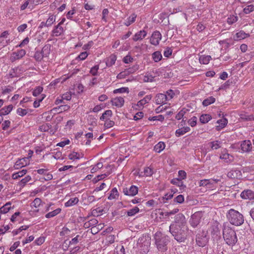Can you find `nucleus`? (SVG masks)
Wrapping results in <instances>:
<instances>
[{
	"mask_svg": "<svg viewBox=\"0 0 254 254\" xmlns=\"http://www.w3.org/2000/svg\"><path fill=\"white\" fill-rule=\"evenodd\" d=\"M155 245L157 250L165 252L168 250V245L170 242V237L161 231H157L153 235Z\"/></svg>",
	"mask_w": 254,
	"mask_h": 254,
	"instance_id": "obj_1",
	"label": "nucleus"
},
{
	"mask_svg": "<svg viewBox=\"0 0 254 254\" xmlns=\"http://www.w3.org/2000/svg\"><path fill=\"white\" fill-rule=\"evenodd\" d=\"M223 236L226 243L229 246H234L237 242L238 239L234 230L229 227H224Z\"/></svg>",
	"mask_w": 254,
	"mask_h": 254,
	"instance_id": "obj_2",
	"label": "nucleus"
},
{
	"mask_svg": "<svg viewBox=\"0 0 254 254\" xmlns=\"http://www.w3.org/2000/svg\"><path fill=\"white\" fill-rule=\"evenodd\" d=\"M227 217L231 224L237 226L241 225L244 221L243 215L233 209L229 210Z\"/></svg>",
	"mask_w": 254,
	"mask_h": 254,
	"instance_id": "obj_3",
	"label": "nucleus"
},
{
	"mask_svg": "<svg viewBox=\"0 0 254 254\" xmlns=\"http://www.w3.org/2000/svg\"><path fill=\"white\" fill-rule=\"evenodd\" d=\"M188 229L179 228L176 227H169V232L174 237V239L178 242H183L187 238Z\"/></svg>",
	"mask_w": 254,
	"mask_h": 254,
	"instance_id": "obj_4",
	"label": "nucleus"
},
{
	"mask_svg": "<svg viewBox=\"0 0 254 254\" xmlns=\"http://www.w3.org/2000/svg\"><path fill=\"white\" fill-rule=\"evenodd\" d=\"M170 227H176V228H182L188 229L187 221L185 216L182 213H179L175 217L174 221L170 225Z\"/></svg>",
	"mask_w": 254,
	"mask_h": 254,
	"instance_id": "obj_5",
	"label": "nucleus"
},
{
	"mask_svg": "<svg viewBox=\"0 0 254 254\" xmlns=\"http://www.w3.org/2000/svg\"><path fill=\"white\" fill-rule=\"evenodd\" d=\"M150 240V237L148 236H143L138 239L137 244L140 248H142V250H143L144 254H146L149 251Z\"/></svg>",
	"mask_w": 254,
	"mask_h": 254,
	"instance_id": "obj_6",
	"label": "nucleus"
},
{
	"mask_svg": "<svg viewBox=\"0 0 254 254\" xmlns=\"http://www.w3.org/2000/svg\"><path fill=\"white\" fill-rule=\"evenodd\" d=\"M201 218V213L196 212L192 214L190 220V223L193 227H196L200 223Z\"/></svg>",
	"mask_w": 254,
	"mask_h": 254,
	"instance_id": "obj_7",
	"label": "nucleus"
},
{
	"mask_svg": "<svg viewBox=\"0 0 254 254\" xmlns=\"http://www.w3.org/2000/svg\"><path fill=\"white\" fill-rule=\"evenodd\" d=\"M162 35L159 31H155L152 33L150 39V43L154 46L159 44V41L161 40Z\"/></svg>",
	"mask_w": 254,
	"mask_h": 254,
	"instance_id": "obj_8",
	"label": "nucleus"
},
{
	"mask_svg": "<svg viewBox=\"0 0 254 254\" xmlns=\"http://www.w3.org/2000/svg\"><path fill=\"white\" fill-rule=\"evenodd\" d=\"M196 242L199 247H203L208 242V238L206 235L198 234L196 236Z\"/></svg>",
	"mask_w": 254,
	"mask_h": 254,
	"instance_id": "obj_9",
	"label": "nucleus"
},
{
	"mask_svg": "<svg viewBox=\"0 0 254 254\" xmlns=\"http://www.w3.org/2000/svg\"><path fill=\"white\" fill-rule=\"evenodd\" d=\"M138 188L135 186H131L129 189L127 188L123 189V192L126 195L134 196L138 193Z\"/></svg>",
	"mask_w": 254,
	"mask_h": 254,
	"instance_id": "obj_10",
	"label": "nucleus"
},
{
	"mask_svg": "<svg viewBox=\"0 0 254 254\" xmlns=\"http://www.w3.org/2000/svg\"><path fill=\"white\" fill-rule=\"evenodd\" d=\"M28 164V157H24L18 159L15 163L14 168L15 169H19Z\"/></svg>",
	"mask_w": 254,
	"mask_h": 254,
	"instance_id": "obj_11",
	"label": "nucleus"
},
{
	"mask_svg": "<svg viewBox=\"0 0 254 254\" xmlns=\"http://www.w3.org/2000/svg\"><path fill=\"white\" fill-rule=\"evenodd\" d=\"M241 149L244 152H250L252 149V145L250 140H246L242 142Z\"/></svg>",
	"mask_w": 254,
	"mask_h": 254,
	"instance_id": "obj_12",
	"label": "nucleus"
},
{
	"mask_svg": "<svg viewBox=\"0 0 254 254\" xmlns=\"http://www.w3.org/2000/svg\"><path fill=\"white\" fill-rule=\"evenodd\" d=\"M241 197L244 199H254V191L251 190H247L243 191L241 193Z\"/></svg>",
	"mask_w": 254,
	"mask_h": 254,
	"instance_id": "obj_13",
	"label": "nucleus"
},
{
	"mask_svg": "<svg viewBox=\"0 0 254 254\" xmlns=\"http://www.w3.org/2000/svg\"><path fill=\"white\" fill-rule=\"evenodd\" d=\"M155 100L157 104H163L168 100V97L166 94L160 93L156 96Z\"/></svg>",
	"mask_w": 254,
	"mask_h": 254,
	"instance_id": "obj_14",
	"label": "nucleus"
},
{
	"mask_svg": "<svg viewBox=\"0 0 254 254\" xmlns=\"http://www.w3.org/2000/svg\"><path fill=\"white\" fill-rule=\"evenodd\" d=\"M147 35V32L144 30H142L136 33L133 36L132 39L134 41L142 40Z\"/></svg>",
	"mask_w": 254,
	"mask_h": 254,
	"instance_id": "obj_15",
	"label": "nucleus"
},
{
	"mask_svg": "<svg viewBox=\"0 0 254 254\" xmlns=\"http://www.w3.org/2000/svg\"><path fill=\"white\" fill-rule=\"evenodd\" d=\"M64 32V28L61 26V25L58 24L52 30V35L53 36L58 37L62 35Z\"/></svg>",
	"mask_w": 254,
	"mask_h": 254,
	"instance_id": "obj_16",
	"label": "nucleus"
},
{
	"mask_svg": "<svg viewBox=\"0 0 254 254\" xmlns=\"http://www.w3.org/2000/svg\"><path fill=\"white\" fill-rule=\"evenodd\" d=\"M111 102L113 105L118 107H122L124 104L125 100L123 97H119L113 99Z\"/></svg>",
	"mask_w": 254,
	"mask_h": 254,
	"instance_id": "obj_17",
	"label": "nucleus"
},
{
	"mask_svg": "<svg viewBox=\"0 0 254 254\" xmlns=\"http://www.w3.org/2000/svg\"><path fill=\"white\" fill-rule=\"evenodd\" d=\"M217 123L219 125L216 126V129L219 131L227 125L228 121L226 118H223L218 120Z\"/></svg>",
	"mask_w": 254,
	"mask_h": 254,
	"instance_id": "obj_18",
	"label": "nucleus"
},
{
	"mask_svg": "<svg viewBox=\"0 0 254 254\" xmlns=\"http://www.w3.org/2000/svg\"><path fill=\"white\" fill-rule=\"evenodd\" d=\"M250 36V35L249 33H246L244 31L241 30L235 34V37L234 38L235 40H239L249 37Z\"/></svg>",
	"mask_w": 254,
	"mask_h": 254,
	"instance_id": "obj_19",
	"label": "nucleus"
},
{
	"mask_svg": "<svg viewBox=\"0 0 254 254\" xmlns=\"http://www.w3.org/2000/svg\"><path fill=\"white\" fill-rule=\"evenodd\" d=\"M151 95H146L143 99L140 100L137 102V105L138 107H142L145 104L148 103L151 100Z\"/></svg>",
	"mask_w": 254,
	"mask_h": 254,
	"instance_id": "obj_20",
	"label": "nucleus"
},
{
	"mask_svg": "<svg viewBox=\"0 0 254 254\" xmlns=\"http://www.w3.org/2000/svg\"><path fill=\"white\" fill-rule=\"evenodd\" d=\"M13 107L12 105H9L7 106L4 107L0 110V114L2 116L8 115L12 111Z\"/></svg>",
	"mask_w": 254,
	"mask_h": 254,
	"instance_id": "obj_21",
	"label": "nucleus"
},
{
	"mask_svg": "<svg viewBox=\"0 0 254 254\" xmlns=\"http://www.w3.org/2000/svg\"><path fill=\"white\" fill-rule=\"evenodd\" d=\"M220 159L224 160L227 163L232 162L234 160V157L228 153H224L220 155Z\"/></svg>",
	"mask_w": 254,
	"mask_h": 254,
	"instance_id": "obj_22",
	"label": "nucleus"
},
{
	"mask_svg": "<svg viewBox=\"0 0 254 254\" xmlns=\"http://www.w3.org/2000/svg\"><path fill=\"white\" fill-rule=\"evenodd\" d=\"M190 130V128L189 127H183L179 128L176 131V135L179 137L181 135H184L185 133L188 132Z\"/></svg>",
	"mask_w": 254,
	"mask_h": 254,
	"instance_id": "obj_23",
	"label": "nucleus"
},
{
	"mask_svg": "<svg viewBox=\"0 0 254 254\" xmlns=\"http://www.w3.org/2000/svg\"><path fill=\"white\" fill-rule=\"evenodd\" d=\"M119 194L116 188H113L110 191V194L108 197L109 200L113 199H117L119 197Z\"/></svg>",
	"mask_w": 254,
	"mask_h": 254,
	"instance_id": "obj_24",
	"label": "nucleus"
},
{
	"mask_svg": "<svg viewBox=\"0 0 254 254\" xmlns=\"http://www.w3.org/2000/svg\"><path fill=\"white\" fill-rule=\"evenodd\" d=\"M133 72V69L131 68H128L126 69L125 71L120 72L118 74L117 77L118 79L124 78L126 76L129 74L130 73Z\"/></svg>",
	"mask_w": 254,
	"mask_h": 254,
	"instance_id": "obj_25",
	"label": "nucleus"
},
{
	"mask_svg": "<svg viewBox=\"0 0 254 254\" xmlns=\"http://www.w3.org/2000/svg\"><path fill=\"white\" fill-rule=\"evenodd\" d=\"M117 60L116 56L115 55H111L106 61V65L107 66H111L115 64Z\"/></svg>",
	"mask_w": 254,
	"mask_h": 254,
	"instance_id": "obj_26",
	"label": "nucleus"
},
{
	"mask_svg": "<svg viewBox=\"0 0 254 254\" xmlns=\"http://www.w3.org/2000/svg\"><path fill=\"white\" fill-rule=\"evenodd\" d=\"M27 172V170L23 169L21 171H20L17 173H14L12 175V178L13 180L17 179L20 177H23L24 175L26 174Z\"/></svg>",
	"mask_w": 254,
	"mask_h": 254,
	"instance_id": "obj_27",
	"label": "nucleus"
},
{
	"mask_svg": "<svg viewBox=\"0 0 254 254\" xmlns=\"http://www.w3.org/2000/svg\"><path fill=\"white\" fill-rule=\"evenodd\" d=\"M165 147V144L163 142H159L157 144H156L154 147V150L157 152L160 153L164 149Z\"/></svg>",
	"mask_w": 254,
	"mask_h": 254,
	"instance_id": "obj_28",
	"label": "nucleus"
},
{
	"mask_svg": "<svg viewBox=\"0 0 254 254\" xmlns=\"http://www.w3.org/2000/svg\"><path fill=\"white\" fill-rule=\"evenodd\" d=\"M211 59L210 56H201L199 57V62L202 64H208Z\"/></svg>",
	"mask_w": 254,
	"mask_h": 254,
	"instance_id": "obj_29",
	"label": "nucleus"
},
{
	"mask_svg": "<svg viewBox=\"0 0 254 254\" xmlns=\"http://www.w3.org/2000/svg\"><path fill=\"white\" fill-rule=\"evenodd\" d=\"M240 119L243 121H252L254 120V117L253 115H248L247 114H241L240 115Z\"/></svg>",
	"mask_w": 254,
	"mask_h": 254,
	"instance_id": "obj_30",
	"label": "nucleus"
},
{
	"mask_svg": "<svg viewBox=\"0 0 254 254\" xmlns=\"http://www.w3.org/2000/svg\"><path fill=\"white\" fill-rule=\"evenodd\" d=\"M26 54V52L24 50H20L17 52H13V55H14V57L15 60H18L21 58H22Z\"/></svg>",
	"mask_w": 254,
	"mask_h": 254,
	"instance_id": "obj_31",
	"label": "nucleus"
},
{
	"mask_svg": "<svg viewBox=\"0 0 254 254\" xmlns=\"http://www.w3.org/2000/svg\"><path fill=\"white\" fill-rule=\"evenodd\" d=\"M10 202H8L6 203L3 206H2L0 208V213L5 214L8 212L10 209Z\"/></svg>",
	"mask_w": 254,
	"mask_h": 254,
	"instance_id": "obj_32",
	"label": "nucleus"
},
{
	"mask_svg": "<svg viewBox=\"0 0 254 254\" xmlns=\"http://www.w3.org/2000/svg\"><path fill=\"white\" fill-rule=\"evenodd\" d=\"M79 199L77 197L71 198L66 202L65 203L66 207H69L74 205L78 203Z\"/></svg>",
	"mask_w": 254,
	"mask_h": 254,
	"instance_id": "obj_33",
	"label": "nucleus"
},
{
	"mask_svg": "<svg viewBox=\"0 0 254 254\" xmlns=\"http://www.w3.org/2000/svg\"><path fill=\"white\" fill-rule=\"evenodd\" d=\"M211 119V116L208 114L202 115L200 118V122L202 124H206Z\"/></svg>",
	"mask_w": 254,
	"mask_h": 254,
	"instance_id": "obj_34",
	"label": "nucleus"
},
{
	"mask_svg": "<svg viewBox=\"0 0 254 254\" xmlns=\"http://www.w3.org/2000/svg\"><path fill=\"white\" fill-rule=\"evenodd\" d=\"M136 17V15H135L134 13L132 14L125 22V25L127 26H129L131 23L135 21Z\"/></svg>",
	"mask_w": 254,
	"mask_h": 254,
	"instance_id": "obj_35",
	"label": "nucleus"
},
{
	"mask_svg": "<svg viewBox=\"0 0 254 254\" xmlns=\"http://www.w3.org/2000/svg\"><path fill=\"white\" fill-rule=\"evenodd\" d=\"M152 58L155 62L160 61L162 58L161 52L159 51H156L154 52L152 54Z\"/></svg>",
	"mask_w": 254,
	"mask_h": 254,
	"instance_id": "obj_36",
	"label": "nucleus"
},
{
	"mask_svg": "<svg viewBox=\"0 0 254 254\" xmlns=\"http://www.w3.org/2000/svg\"><path fill=\"white\" fill-rule=\"evenodd\" d=\"M61 209L57 208V209L54 210V211H53L52 212H49L48 213H47L45 215V217L47 218H50L54 217L55 216H56L57 214H58L61 212Z\"/></svg>",
	"mask_w": 254,
	"mask_h": 254,
	"instance_id": "obj_37",
	"label": "nucleus"
},
{
	"mask_svg": "<svg viewBox=\"0 0 254 254\" xmlns=\"http://www.w3.org/2000/svg\"><path fill=\"white\" fill-rule=\"evenodd\" d=\"M56 21L55 16L51 15L45 22L47 27L51 26Z\"/></svg>",
	"mask_w": 254,
	"mask_h": 254,
	"instance_id": "obj_38",
	"label": "nucleus"
},
{
	"mask_svg": "<svg viewBox=\"0 0 254 254\" xmlns=\"http://www.w3.org/2000/svg\"><path fill=\"white\" fill-rule=\"evenodd\" d=\"M215 101V99L213 97H209V98L205 99L202 102V105L204 106H207L213 103Z\"/></svg>",
	"mask_w": 254,
	"mask_h": 254,
	"instance_id": "obj_39",
	"label": "nucleus"
},
{
	"mask_svg": "<svg viewBox=\"0 0 254 254\" xmlns=\"http://www.w3.org/2000/svg\"><path fill=\"white\" fill-rule=\"evenodd\" d=\"M112 115V112L110 110L106 111L100 117L101 120H107L109 117Z\"/></svg>",
	"mask_w": 254,
	"mask_h": 254,
	"instance_id": "obj_40",
	"label": "nucleus"
},
{
	"mask_svg": "<svg viewBox=\"0 0 254 254\" xmlns=\"http://www.w3.org/2000/svg\"><path fill=\"white\" fill-rule=\"evenodd\" d=\"M209 144L212 150L217 149L221 147L220 142L218 140L212 141L210 142Z\"/></svg>",
	"mask_w": 254,
	"mask_h": 254,
	"instance_id": "obj_41",
	"label": "nucleus"
},
{
	"mask_svg": "<svg viewBox=\"0 0 254 254\" xmlns=\"http://www.w3.org/2000/svg\"><path fill=\"white\" fill-rule=\"evenodd\" d=\"M139 211V209L135 206L132 209H130L127 212V215L128 216H132L137 213Z\"/></svg>",
	"mask_w": 254,
	"mask_h": 254,
	"instance_id": "obj_42",
	"label": "nucleus"
},
{
	"mask_svg": "<svg viewBox=\"0 0 254 254\" xmlns=\"http://www.w3.org/2000/svg\"><path fill=\"white\" fill-rule=\"evenodd\" d=\"M141 174L143 173V176H146V177H149L151 176L153 173V170L152 169H151L149 167H145L144 169V171L143 172L141 173Z\"/></svg>",
	"mask_w": 254,
	"mask_h": 254,
	"instance_id": "obj_43",
	"label": "nucleus"
},
{
	"mask_svg": "<svg viewBox=\"0 0 254 254\" xmlns=\"http://www.w3.org/2000/svg\"><path fill=\"white\" fill-rule=\"evenodd\" d=\"M171 183L173 185H176L180 187H185L183 183L181 181L180 179H173L171 180Z\"/></svg>",
	"mask_w": 254,
	"mask_h": 254,
	"instance_id": "obj_44",
	"label": "nucleus"
},
{
	"mask_svg": "<svg viewBox=\"0 0 254 254\" xmlns=\"http://www.w3.org/2000/svg\"><path fill=\"white\" fill-rule=\"evenodd\" d=\"M213 181L211 180L210 179H204L202 180H200L199 182V186H203L205 187L206 186L208 185H212L213 184Z\"/></svg>",
	"mask_w": 254,
	"mask_h": 254,
	"instance_id": "obj_45",
	"label": "nucleus"
},
{
	"mask_svg": "<svg viewBox=\"0 0 254 254\" xmlns=\"http://www.w3.org/2000/svg\"><path fill=\"white\" fill-rule=\"evenodd\" d=\"M114 254H125V249L123 246H118L115 248Z\"/></svg>",
	"mask_w": 254,
	"mask_h": 254,
	"instance_id": "obj_46",
	"label": "nucleus"
},
{
	"mask_svg": "<svg viewBox=\"0 0 254 254\" xmlns=\"http://www.w3.org/2000/svg\"><path fill=\"white\" fill-rule=\"evenodd\" d=\"M82 157V156H81L79 153L76 152H73L68 155V158L70 160L79 159Z\"/></svg>",
	"mask_w": 254,
	"mask_h": 254,
	"instance_id": "obj_47",
	"label": "nucleus"
},
{
	"mask_svg": "<svg viewBox=\"0 0 254 254\" xmlns=\"http://www.w3.org/2000/svg\"><path fill=\"white\" fill-rule=\"evenodd\" d=\"M254 11V5L253 4H250V5H247L243 9V11L245 14H249Z\"/></svg>",
	"mask_w": 254,
	"mask_h": 254,
	"instance_id": "obj_48",
	"label": "nucleus"
},
{
	"mask_svg": "<svg viewBox=\"0 0 254 254\" xmlns=\"http://www.w3.org/2000/svg\"><path fill=\"white\" fill-rule=\"evenodd\" d=\"M50 45H45L42 48L41 51L42 53L43 54L44 57H47L50 54Z\"/></svg>",
	"mask_w": 254,
	"mask_h": 254,
	"instance_id": "obj_49",
	"label": "nucleus"
},
{
	"mask_svg": "<svg viewBox=\"0 0 254 254\" xmlns=\"http://www.w3.org/2000/svg\"><path fill=\"white\" fill-rule=\"evenodd\" d=\"M43 54L41 52L36 51L34 54V58L37 61H41L44 57Z\"/></svg>",
	"mask_w": 254,
	"mask_h": 254,
	"instance_id": "obj_50",
	"label": "nucleus"
},
{
	"mask_svg": "<svg viewBox=\"0 0 254 254\" xmlns=\"http://www.w3.org/2000/svg\"><path fill=\"white\" fill-rule=\"evenodd\" d=\"M113 92H114V93H125V92L128 93L129 89H128V87H122V88L114 90Z\"/></svg>",
	"mask_w": 254,
	"mask_h": 254,
	"instance_id": "obj_51",
	"label": "nucleus"
},
{
	"mask_svg": "<svg viewBox=\"0 0 254 254\" xmlns=\"http://www.w3.org/2000/svg\"><path fill=\"white\" fill-rule=\"evenodd\" d=\"M28 228L29 226H22L19 229L15 230H13L12 233L13 236H15L17 235L19 233L21 232L22 230H25L27 229Z\"/></svg>",
	"mask_w": 254,
	"mask_h": 254,
	"instance_id": "obj_52",
	"label": "nucleus"
},
{
	"mask_svg": "<svg viewBox=\"0 0 254 254\" xmlns=\"http://www.w3.org/2000/svg\"><path fill=\"white\" fill-rule=\"evenodd\" d=\"M43 88L41 86L37 87L33 91V95L34 96H37L43 91Z\"/></svg>",
	"mask_w": 254,
	"mask_h": 254,
	"instance_id": "obj_53",
	"label": "nucleus"
},
{
	"mask_svg": "<svg viewBox=\"0 0 254 254\" xmlns=\"http://www.w3.org/2000/svg\"><path fill=\"white\" fill-rule=\"evenodd\" d=\"M149 121H160L162 122L164 120V117L163 115H158L156 116H154L152 117H149L148 118Z\"/></svg>",
	"mask_w": 254,
	"mask_h": 254,
	"instance_id": "obj_54",
	"label": "nucleus"
},
{
	"mask_svg": "<svg viewBox=\"0 0 254 254\" xmlns=\"http://www.w3.org/2000/svg\"><path fill=\"white\" fill-rule=\"evenodd\" d=\"M238 20V17L235 15L230 16V17L227 19V22L229 24H232L236 22Z\"/></svg>",
	"mask_w": 254,
	"mask_h": 254,
	"instance_id": "obj_55",
	"label": "nucleus"
},
{
	"mask_svg": "<svg viewBox=\"0 0 254 254\" xmlns=\"http://www.w3.org/2000/svg\"><path fill=\"white\" fill-rule=\"evenodd\" d=\"M70 108V106L65 105H61L59 106L58 108H54L53 110H60V112H62L63 111H65L68 110Z\"/></svg>",
	"mask_w": 254,
	"mask_h": 254,
	"instance_id": "obj_56",
	"label": "nucleus"
},
{
	"mask_svg": "<svg viewBox=\"0 0 254 254\" xmlns=\"http://www.w3.org/2000/svg\"><path fill=\"white\" fill-rule=\"evenodd\" d=\"M174 201L175 202L182 203L184 201V197L183 195L180 194L174 198Z\"/></svg>",
	"mask_w": 254,
	"mask_h": 254,
	"instance_id": "obj_57",
	"label": "nucleus"
},
{
	"mask_svg": "<svg viewBox=\"0 0 254 254\" xmlns=\"http://www.w3.org/2000/svg\"><path fill=\"white\" fill-rule=\"evenodd\" d=\"M105 106L103 105V104H101L100 105H98L94 107V108L92 109H90V112H98L99 111H100L102 109H103Z\"/></svg>",
	"mask_w": 254,
	"mask_h": 254,
	"instance_id": "obj_58",
	"label": "nucleus"
},
{
	"mask_svg": "<svg viewBox=\"0 0 254 254\" xmlns=\"http://www.w3.org/2000/svg\"><path fill=\"white\" fill-rule=\"evenodd\" d=\"M99 69V65H96L90 69V73L92 75H96L97 74L98 70Z\"/></svg>",
	"mask_w": 254,
	"mask_h": 254,
	"instance_id": "obj_59",
	"label": "nucleus"
},
{
	"mask_svg": "<svg viewBox=\"0 0 254 254\" xmlns=\"http://www.w3.org/2000/svg\"><path fill=\"white\" fill-rule=\"evenodd\" d=\"M17 113L20 116H24L27 114V111L26 109L19 108L17 109Z\"/></svg>",
	"mask_w": 254,
	"mask_h": 254,
	"instance_id": "obj_60",
	"label": "nucleus"
},
{
	"mask_svg": "<svg viewBox=\"0 0 254 254\" xmlns=\"http://www.w3.org/2000/svg\"><path fill=\"white\" fill-rule=\"evenodd\" d=\"M103 167V164L102 163L99 162L95 166H94L92 169H91V173H93L95 172L97 170L101 169Z\"/></svg>",
	"mask_w": 254,
	"mask_h": 254,
	"instance_id": "obj_61",
	"label": "nucleus"
},
{
	"mask_svg": "<svg viewBox=\"0 0 254 254\" xmlns=\"http://www.w3.org/2000/svg\"><path fill=\"white\" fill-rule=\"evenodd\" d=\"M186 113V110L185 109L181 110L178 114L176 116V119L179 120L182 119Z\"/></svg>",
	"mask_w": 254,
	"mask_h": 254,
	"instance_id": "obj_62",
	"label": "nucleus"
},
{
	"mask_svg": "<svg viewBox=\"0 0 254 254\" xmlns=\"http://www.w3.org/2000/svg\"><path fill=\"white\" fill-rule=\"evenodd\" d=\"M197 118L193 117L191 119L189 120L188 123L191 127H194L196 125Z\"/></svg>",
	"mask_w": 254,
	"mask_h": 254,
	"instance_id": "obj_63",
	"label": "nucleus"
},
{
	"mask_svg": "<svg viewBox=\"0 0 254 254\" xmlns=\"http://www.w3.org/2000/svg\"><path fill=\"white\" fill-rule=\"evenodd\" d=\"M172 53V50L170 48H167L164 52V56L165 57L169 58Z\"/></svg>",
	"mask_w": 254,
	"mask_h": 254,
	"instance_id": "obj_64",
	"label": "nucleus"
}]
</instances>
